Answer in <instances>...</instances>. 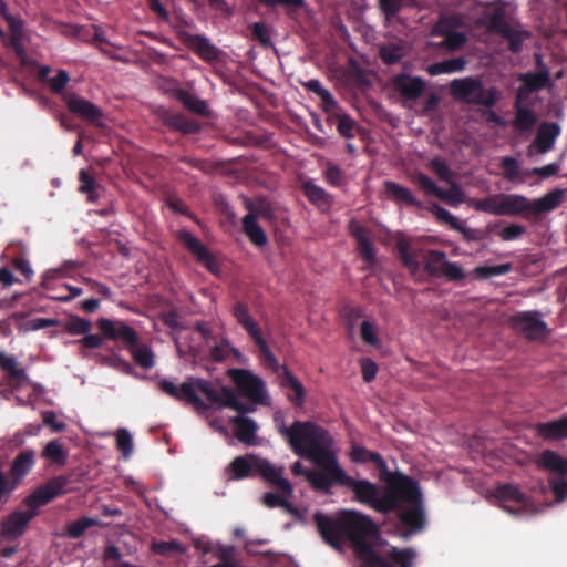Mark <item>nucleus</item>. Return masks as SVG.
<instances>
[{
  "instance_id": "nucleus-43",
  "label": "nucleus",
  "mask_w": 567,
  "mask_h": 567,
  "mask_svg": "<svg viewBox=\"0 0 567 567\" xmlns=\"http://www.w3.org/2000/svg\"><path fill=\"white\" fill-rule=\"evenodd\" d=\"M505 6L506 3L503 0H496L488 14V29L493 33H496L498 30L509 23L506 18Z\"/></svg>"
},
{
  "instance_id": "nucleus-23",
  "label": "nucleus",
  "mask_w": 567,
  "mask_h": 567,
  "mask_svg": "<svg viewBox=\"0 0 567 567\" xmlns=\"http://www.w3.org/2000/svg\"><path fill=\"white\" fill-rule=\"evenodd\" d=\"M179 42L195 52L200 59L212 62L218 59V49L210 41L199 34H190L179 30Z\"/></svg>"
},
{
  "instance_id": "nucleus-2",
  "label": "nucleus",
  "mask_w": 567,
  "mask_h": 567,
  "mask_svg": "<svg viewBox=\"0 0 567 567\" xmlns=\"http://www.w3.org/2000/svg\"><path fill=\"white\" fill-rule=\"evenodd\" d=\"M279 433L287 440L296 455L312 461L319 467L308 470L297 461L291 465L292 474L305 476L313 491L331 494V461L338 462V457L329 431L311 421L297 420L290 427L282 423Z\"/></svg>"
},
{
  "instance_id": "nucleus-15",
  "label": "nucleus",
  "mask_w": 567,
  "mask_h": 567,
  "mask_svg": "<svg viewBox=\"0 0 567 567\" xmlns=\"http://www.w3.org/2000/svg\"><path fill=\"white\" fill-rule=\"evenodd\" d=\"M179 243H182L197 264L209 272H220V264L216 256L195 236L185 229H179Z\"/></svg>"
},
{
  "instance_id": "nucleus-1",
  "label": "nucleus",
  "mask_w": 567,
  "mask_h": 567,
  "mask_svg": "<svg viewBox=\"0 0 567 567\" xmlns=\"http://www.w3.org/2000/svg\"><path fill=\"white\" fill-rule=\"evenodd\" d=\"M313 522L322 539L332 548L340 550L344 542H349L363 567H412L415 553L411 548L392 547L385 555L375 551L373 546L380 530L367 514L342 509L331 517L317 512Z\"/></svg>"
},
{
  "instance_id": "nucleus-12",
  "label": "nucleus",
  "mask_w": 567,
  "mask_h": 567,
  "mask_svg": "<svg viewBox=\"0 0 567 567\" xmlns=\"http://www.w3.org/2000/svg\"><path fill=\"white\" fill-rule=\"evenodd\" d=\"M0 16L7 21L10 35L6 34V39L1 40L3 45L13 50L17 59L21 64L27 63V50L23 45L25 38L24 21L19 16L9 12L8 4L4 0H0Z\"/></svg>"
},
{
  "instance_id": "nucleus-55",
  "label": "nucleus",
  "mask_w": 567,
  "mask_h": 567,
  "mask_svg": "<svg viewBox=\"0 0 567 567\" xmlns=\"http://www.w3.org/2000/svg\"><path fill=\"white\" fill-rule=\"evenodd\" d=\"M378 455V452L370 451L367 447L360 445H353L350 452L351 461L359 464L372 463Z\"/></svg>"
},
{
  "instance_id": "nucleus-46",
  "label": "nucleus",
  "mask_w": 567,
  "mask_h": 567,
  "mask_svg": "<svg viewBox=\"0 0 567 567\" xmlns=\"http://www.w3.org/2000/svg\"><path fill=\"white\" fill-rule=\"evenodd\" d=\"M79 192L85 194L89 202H96L99 198L96 193L99 185L95 178L91 176L85 169H81L79 172Z\"/></svg>"
},
{
  "instance_id": "nucleus-31",
  "label": "nucleus",
  "mask_w": 567,
  "mask_h": 567,
  "mask_svg": "<svg viewBox=\"0 0 567 567\" xmlns=\"http://www.w3.org/2000/svg\"><path fill=\"white\" fill-rule=\"evenodd\" d=\"M560 128L556 123H544L539 126L534 144L542 154L550 151L555 144Z\"/></svg>"
},
{
  "instance_id": "nucleus-49",
  "label": "nucleus",
  "mask_w": 567,
  "mask_h": 567,
  "mask_svg": "<svg viewBox=\"0 0 567 567\" xmlns=\"http://www.w3.org/2000/svg\"><path fill=\"white\" fill-rule=\"evenodd\" d=\"M337 121V131L344 138H353L357 131V122L346 113L334 115Z\"/></svg>"
},
{
  "instance_id": "nucleus-19",
  "label": "nucleus",
  "mask_w": 567,
  "mask_h": 567,
  "mask_svg": "<svg viewBox=\"0 0 567 567\" xmlns=\"http://www.w3.org/2000/svg\"><path fill=\"white\" fill-rule=\"evenodd\" d=\"M39 514L34 511H14L8 515L1 524V536L8 540L21 537L30 522Z\"/></svg>"
},
{
  "instance_id": "nucleus-48",
  "label": "nucleus",
  "mask_w": 567,
  "mask_h": 567,
  "mask_svg": "<svg viewBox=\"0 0 567 567\" xmlns=\"http://www.w3.org/2000/svg\"><path fill=\"white\" fill-rule=\"evenodd\" d=\"M255 460L249 462L244 456H237L229 465V470L231 472V477L235 480H241L248 477L252 471H255Z\"/></svg>"
},
{
  "instance_id": "nucleus-26",
  "label": "nucleus",
  "mask_w": 567,
  "mask_h": 567,
  "mask_svg": "<svg viewBox=\"0 0 567 567\" xmlns=\"http://www.w3.org/2000/svg\"><path fill=\"white\" fill-rule=\"evenodd\" d=\"M35 464V452L33 450L21 451L12 461L9 473H7L19 485L31 472Z\"/></svg>"
},
{
  "instance_id": "nucleus-5",
  "label": "nucleus",
  "mask_w": 567,
  "mask_h": 567,
  "mask_svg": "<svg viewBox=\"0 0 567 567\" xmlns=\"http://www.w3.org/2000/svg\"><path fill=\"white\" fill-rule=\"evenodd\" d=\"M331 488L334 485L347 487L353 493V499L358 503L367 505L383 515L394 513L400 520V512L408 507L403 502L369 480H355L348 475L340 466L339 461H331Z\"/></svg>"
},
{
  "instance_id": "nucleus-13",
  "label": "nucleus",
  "mask_w": 567,
  "mask_h": 567,
  "mask_svg": "<svg viewBox=\"0 0 567 567\" xmlns=\"http://www.w3.org/2000/svg\"><path fill=\"white\" fill-rule=\"evenodd\" d=\"M512 327L528 340L545 339L548 336L547 323L538 311H520L512 316Z\"/></svg>"
},
{
  "instance_id": "nucleus-29",
  "label": "nucleus",
  "mask_w": 567,
  "mask_h": 567,
  "mask_svg": "<svg viewBox=\"0 0 567 567\" xmlns=\"http://www.w3.org/2000/svg\"><path fill=\"white\" fill-rule=\"evenodd\" d=\"M384 192L389 199L401 205H408L413 207H420L421 203L419 199L411 193V190L395 182L386 181L384 183Z\"/></svg>"
},
{
  "instance_id": "nucleus-52",
  "label": "nucleus",
  "mask_w": 567,
  "mask_h": 567,
  "mask_svg": "<svg viewBox=\"0 0 567 567\" xmlns=\"http://www.w3.org/2000/svg\"><path fill=\"white\" fill-rule=\"evenodd\" d=\"M512 270V264H502L496 266H480L475 268V274L481 278H491L506 275Z\"/></svg>"
},
{
  "instance_id": "nucleus-32",
  "label": "nucleus",
  "mask_w": 567,
  "mask_h": 567,
  "mask_svg": "<svg viewBox=\"0 0 567 567\" xmlns=\"http://www.w3.org/2000/svg\"><path fill=\"white\" fill-rule=\"evenodd\" d=\"M235 436L245 444H254L258 426L256 422L244 415L231 419Z\"/></svg>"
},
{
  "instance_id": "nucleus-42",
  "label": "nucleus",
  "mask_w": 567,
  "mask_h": 567,
  "mask_svg": "<svg viewBox=\"0 0 567 567\" xmlns=\"http://www.w3.org/2000/svg\"><path fill=\"white\" fill-rule=\"evenodd\" d=\"M179 103L184 105L189 112L196 115H208L209 109L206 101L197 97L196 95L179 87Z\"/></svg>"
},
{
  "instance_id": "nucleus-57",
  "label": "nucleus",
  "mask_w": 567,
  "mask_h": 567,
  "mask_svg": "<svg viewBox=\"0 0 567 567\" xmlns=\"http://www.w3.org/2000/svg\"><path fill=\"white\" fill-rule=\"evenodd\" d=\"M65 330L72 336L86 334L91 330V322L80 317H72L66 322Z\"/></svg>"
},
{
  "instance_id": "nucleus-50",
  "label": "nucleus",
  "mask_w": 567,
  "mask_h": 567,
  "mask_svg": "<svg viewBox=\"0 0 567 567\" xmlns=\"http://www.w3.org/2000/svg\"><path fill=\"white\" fill-rule=\"evenodd\" d=\"M289 497L290 496H285L281 492H280V494L268 492V493L264 494L262 503H264L265 506H267L269 508L281 507V508L286 509L289 513H295L296 508L288 501Z\"/></svg>"
},
{
  "instance_id": "nucleus-9",
  "label": "nucleus",
  "mask_w": 567,
  "mask_h": 567,
  "mask_svg": "<svg viewBox=\"0 0 567 567\" xmlns=\"http://www.w3.org/2000/svg\"><path fill=\"white\" fill-rule=\"evenodd\" d=\"M475 210L495 216H517L530 213V200L519 194H494L474 203Z\"/></svg>"
},
{
  "instance_id": "nucleus-64",
  "label": "nucleus",
  "mask_w": 567,
  "mask_h": 567,
  "mask_svg": "<svg viewBox=\"0 0 567 567\" xmlns=\"http://www.w3.org/2000/svg\"><path fill=\"white\" fill-rule=\"evenodd\" d=\"M403 8V0H379V9L386 19H393Z\"/></svg>"
},
{
  "instance_id": "nucleus-54",
  "label": "nucleus",
  "mask_w": 567,
  "mask_h": 567,
  "mask_svg": "<svg viewBox=\"0 0 567 567\" xmlns=\"http://www.w3.org/2000/svg\"><path fill=\"white\" fill-rule=\"evenodd\" d=\"M549 82L547 71L528 73L524 76V83L530 91H538Z\"/></svg>"
},
{
  "instance_id": "nucleus-45",
  "label": "nucleus",
  "mask_w": 567,
  "mask_h": 567,
  "mask_svg": "<svg viewBox=\"0 0 567 567\" xmlns=\"http://www.w3.org/2000/svg\"><path fill=\"white\" fill-rule=\"evenodd\" d=\"M128 351L135 363L141 368L148 370L154 367V353L150 347L137 343V346H133Z\"/></svg>"
},
{
  "instance_id": "nucleus-25",
  "label": "nucleus",
  "mask_w": 567,
  "mask_h": 567,
  "mask_svg": "<svg viewBox=\"0 0 567 567\" xmlns=\"http://www.w3.org/2000/svg\"><path fill=\"white\" fill-rule=\"evenodd\" d=\"M392 85L400 95L410 101L417 100L425 90V81L420 76L400 73L392 78Z\"/></svg>"
},
{
  "instance_id": "nucleus-30",
  "label": "nucleus",
  "mask_w": 567,
  "mask_h": 567,
  "mask_svg": "<svg viewBox=\"0 0 567 567\" xmlns=\"http://www.w3.org/2000/svg\"><path fill=\"white\" fill-rule=\"evenodd\" d=\"M565 196V190L554 189L543 197L530 200V214L540 215L549 213L560 206Z\"/></svg>"
},
{
  "instance_id": "nucleus-41",
  "label": "nucleus",
  "mask_w": 567,
  "mask_h": 567,
  "mask_svg": "<svg viewBox=\"0 0 567 567\" xmlns=\"http://www.w3.org/2000/svg\"><path fill=\"white\" fill-rule=\"evenodd\" d=\"M465 66L466 60L464 58H452L429 65L427 73L433 76L445 73H455L463 71Z\"/></svg>"
},
{
  "instance_id": "nucleus-35",
  "label": "nucleus",
  "mask_w": 567,
  "mask_h": 567,
  "mask_svg": "<svg viewBox=\"0 0 567 567\" xmlns=\"http://www.w3.org/2000/svg\"><path fill=\"white\" fill-rule=\"evenodd\" d=\"M514 109L515 117L512 121L513 128L519 133L530 131L537 123L536 114L528 107L523 106L519 99L515 101Z\"/></svg>"
},
{
  "instance_id": "nucleus-56",
  "label": "nucleus",
  "mask_w": 567,
  "mask_h": 567,
  "mask_svg": "<svg viewBox=\"0 0 567 567\" xmlns=\"http://www.w3.org/2000/svg\"><path fill=\"white\" fill-rule=\"evenodd\" d=\"M116 446L123 457L127 458L133 452V437L126 429H120L116 433Z\"/></svg>"
},
{
  "instance_id": "nucleus-17",
  "label": "nucleus",
  "mask_w": 567,
  "mask_h": 567,
  "mask_svg": "<svg viewBox=\"0 0 567 567\" xmlns=\"http://www.w3.org/2000/svg\"><path fill=\"white\" fill-rule=\"evenodd\" d=\"M97 327L104 338L121 341L127 350L138 343L137 332L123 321L101 318L97 320Z\"/></svg>"
},
{
  "instance_id": "nucleus-44",
  "label": "nucleus",
  "mask_w": 567,
  "mask_h": 567,
  "mask_svg": "<svg viewBox=\"0 0 567 567\" xmlns=\"http://www.w3.org/2000/svg\"><path fill=\"white\" fill-rule=\"evenodd\" d=\"M99 524L97 519L84 516L78 520L69 523L63 535L72 539H78L84 535L87 528L97 526Z\"/></svg>"
},
{
  "instance_id": "nucleus-20",
  "label": "nucleus",
  "mask_w": 567,
  "mask_h": 567,
  "mask_svg": "<svg viewBox=\"0 0 567 567\" xmlns=\"http://www.w3.org/2000/svg\"><path fill=\"white\" fill-rule=\"evenodd\" d=\"M255 471L272 487L285 496H291L293 488L291 483L282 476L284 470L277 468L267 460H255Z\"/></svg>"
},
{
  "instance_id": "nucleus-22",
  "label": "nucleus",
  "mask_w": 567,
  "mask_h": 567,
  "mask_svg": "<svg viewBox=\"0 0 567 567\" xmlns=\"http://www.w3.org/2000/svg\"><path fill=\"white\" fill-rule=\"evenodd\" d=\"M179 42L195 52L200 59L212 62L218 59V49L210 41L199 34H190L179 30Z\"/></svg>"
},
{
  "instance_id": "nucleus-11",
  "label": "nucleus",
  "mask_w": 567,
  "mask_h": 567,
  "mask_svg": "<svg viewBox=\"0 0 567 567\" xmlns=\"http://www.w3.org/2000/svg\"><path fill=\"white\" fill-rule=\"evenodd\" d=\"M70 483L71 475L52 477L27 496L23 504L29 507L28 511L38 512L39 507L52 502L58 496L66 494L70 491L68 489Z\"/></svg>"
},
{
  "instance_id": "nucleus-27",
  "label": "nucleus",
  "mask_w": 567,
  "mask_h": 567,
  "mask_svg": "<svg viewBox=\"0 0 567 567\" xmlns=\"http://www.w3.org/2000/svg\"><path fill=\"white\" fill-rule=\"evenodd\" d=\"M535 431L546 441H559L567 439V415L549 422L537 423Z\"/></svg>"
},
{
  "instance_id": "nucleus-6",
  "label": "nucleus",
  "mask_w": 567,
  "mask_h": 567,
  "mask_svg": "<svg viewBox=\"0 0 567 567\" xmlns=\"http://www.w3.org/2000/svg\"><path fill=\"white\" fill-rule=\"evenodd\" d=\"M182 398L200 413L207 411L210 404L231 408L240 414L256 410L252 404L241 402L233 390L226 386H215L205 380L179 384V399Z\"/></svg>"
},
{
  "instance_id": "nucleus-51",
  "label": "nucleus",
  "mask_w": 567,
  "mask_h": 567,
  "mask_svg": "<svg viewBox=\"0 0 567 567\" xmlns=\"http://www.w3.org/2000/svg\"><path fill=\"white\" fill-rule=\"evenodd\" d=\"M379 55L383 63L393 65L403 58L404 51L401 45L389 43L380 48Z\"/></svg>"
},
{
  "instance_id": "nucleus-3",
  "label": "nucleus",
  "mask_w": 567,
  "mask_h": 567,
  "mask_svg": "<svg viewBox=\"0 0 567 567\" xmlns=\"http://www.w3.org/2000/svg\"><path fill=\"white\" fill-rule=\"evenodd\" d=\"M372 463L379 470V477L384 483L385 492L391 493L408 506L405 511L400 512V524L404 529L403 536L408 537L423 530L426 516L419 482L400 471H390L381 454Z\"/></svg>"
},
{
  "instance_id": "nucleus-8",
  "label": "nucleus",
  "mask_w": 567,
  "mask_h": 567,
  "mask_svg": "<svg viewBox=\"0 0 567 567\" xmlns=\"http://www.w3.org/2000/svg\"><path fill=\"white\" fill-rule=\"evenodd\" d=\"M208 348L210 360L223 362L234 357L240 360L241 353L238 349L231 347L226 339L216 340L210 333V328L206 322H198L196 329L190 332L188 350L194 357H202L205 348Z\"/></svg>"
},
{
  "instance_id": "nucleus-10",
  "label": "nucleus",
  "mask_w": 567,
  "mask_h": 567,
  "mask_svg": "<svg viewBox=\"0 0 567 567\" xmlns=\"http://www.w3.org/2000/svg\"><path fill=\"white\" fill-rule=\"evenodd\" d=\"M233 315L237 322L246 330L248 336L258 347L260 357L262 358L264 362L272 370L278 371L280 369L279 363L271 352L266 339L264 338L259 324L250 316L247 306L240 301H237L233 306Z\"/></svg>"
},
{
  "instance_id": "nucleus-40",
  "label": "nucleus",
  "mask_w": 567,
  "mask_h": 567,
  "mask_svg": "<svg viewBox=\"0 0 567 567\" xmlns=\"http://www.w3.org/2000/svg\"><path fill=\"white\" fill-rule=\"evenodd\" d=\"M41 456L51 464L63 466L68 461V451L59 439H54L47 443Z\"/></svg>"
},
{
  "instance_id": "nucleus-38",
  "label": "nucleus",
  "mask_w": 567,
  "mask_h": 567,
  "mask_svg": "<svg viewBox=\"0 0 567 567\" xmlns=\"http://www.w3.org/2000/svg\"><path fill=\"white\" fill-rule=\"evenodd\" d=\"M243 230L249 240L258 247L265 246L268 241L265 230L257 223V217L252 212L243 218Z\"/></svg>"
},
{
  "instance_id": "nucleus-61",
  "label": "nucleus",
  "mask_w": 567,
  "mask_h": 567,
  "mask_svg": "<svg viewBox=\"0 0 567 567\" xmlns=\"http://www.w3.org/2000/svg\"><path fill=\"white\" fill-rule=\"evenodd\" d=\"M466 42V37L460 31H447L444 33V40L442 45L449 50H457L462 48Z\"/></svg>"
},
{
  "instance_id": "nucleus-39",
  "label": "nucleus",
  "mask_w": 567,
  "mask_h": 567,
  "mask_svg": "<svg viewBox=\"0 0 567 567\" xmlns=\"http://www.w3.org/2000/svg\"><path fill=\"white\" fill-rule=\"evenodd\" d=\"M303 86L320 97L321 107L324 112H334L338 109V102L333 95L322 86L319 80L311 79L305 82Z\"/></svg>"
},
{
  "instance_id": "nucleus-24",
  "label": "nucleus",
  "mask_w": 567,
  "mask_h": 567,
  "mask_svg": "<svg viewBox=\"0 0 567 567\" xmlns=\"http://www.w3.org/2000/svg\"><path fill=\"white\" fill-rule=\"evenodd\" d=\"M68 110L76 116L85 120L96 126L101 125L103 118L102 110L89 100L79 97L76 95H70L65 100Z\"/></svg>"
},
{
  "instance_id": "nucleus-37",
  "label": "nucleus",
  "mask_w": 567,
  "mask_h": 567,
  "mask_svg": "<svg viewBox=\"0 0 567 567\" xmlns=\"http://www.w3.org/2000/svg\"><path fill=\"white\" fill-rule=\"evenodd\" d=\"M537 463L542 468L559 474L561 476L567 475V460L555 451H543L538 456Z\"/></svg>"
},
{
  "instance_id": "nucleus-14",
  "label": "nucleus",
  "mask_w": 567,
  "mask_h": 567,
  "mask_svg": "<svg viewBox=\"0 0 567 567\" xmlns=\"http://www.w3.org/2000/svg\"><path fill=\"white\" fill-rule=\"evenodd\" d=\"M179 243H182L197 264L209 272H220V264L216 256L195 236L185 229H179Z\"/></svg>"
},
{
  "instance_id": "nucleus-28",
  "label": "nucleus",
  "mask_w": 567,
  "mask_h": 567,
  "mask_svg": "<svg viewBox=\"0 0 567 567\" xmlns=\"http://www.w3.org/2000/svg\"><path fill=\"white\" fill-rule=\"evenodd\" d=\"M0 369L8 374L9 382L14 389L20 388L28 380L25 370L19 367L13 357L3 352H0Z\"/></svg>"
},
{
  "instance_id": "nucleus-53",
  "label": "nucleus",
  "mask_w": 567,
  "mask_h": 567,
  "mask_svg": "<svg viewBox=\"0 0 567 567\" xmlns=\"http://www.w3.org/2000/svg\"><path fill=\"white\" fill-rule=\"evenodd\" d=\"M429 167L435 175L443 182L450 183L453 181L454 174L444 159L435 157L429 163Z\"/></svg>"
},
{
  "instance_id": "nucleus-18",
  "label": "nucleus",
  "mask_w": 567,
  "mask_h": 567,
  "mask_svg": "<svg viewBox=\"0 0 567 567\" xmlns=\"http://www.w3.org/2000/svg\"><path fill=\"white\" fill-rule=\"evenodd\" d=\"M412 181L426 194L434 195L449 205L456 206L463 202V192L461 187L453 181L450 182V188L447 190L437 187V185L423 173H416L412 177Z\"/></svg>"
},
{
  "instance_id": "nucleus-34",
  "label": "nucleus",
  "mask_w": 567,
  "mask_h": 567,
  "mask_svg": "<svg viewBox=\"0 0 567 567\" xmlns=\"http://www.w3.org/2000/svg\"><path fill=\"white\" fill-rule=\"evenodd\" d=\"M280 384L291 391L287 396L296 406L303 405L306 390L301 382L287 368H284Z\"/></svg>"
},
{
  "instance_id": "nucleus-4",
  "label": "nucleus",
  "mask_w": 567,
  "mask_h": 567,
  "mask_svg": "<svg viewBox=\"0 0 567 567\" xmlns=\"http://www.w3.org/2000/svg\"><path fill=\"white\" fill-rule=\"evenodd\" d=\"M396 249L402 264L413 277L421 272L423 264V270L430 277L444 278L452 282H457L465 278L462 267L456 262L449 261L444 251L436 249L424 250L405 239L398 241Z\"/></svg>"
},
{
  "instance_id": "nucleus-16",
  "label": "nucleus",
  "mask_w": 567,
  "mask_h": 567,
  "mask_svg": "<svg viewBox=\"0 0 567 567\" xmlns=\"http://www.w3.org/2000/svg\"><path fill=\"white\" fill-rule=\"evenodd\" d=\"M228 375L237 386V390L254 403H261L265 399V383L248 370L230 369Z\"/></svg>"
},
{
  "instance_id": "nucleus-63",
  "label": "nucleus",
  "mask_w": 567,
  "mask_h": 567,
  "mask_svg": "<svg viewBox=\"0 0 567 567\" xmlns=\"http://www.w3.org/2000/svg\"><path fill=\"white\" fill-rule=\"evenodd\" d=\"M504 178L515 181L519 175V164L514 157L505 156L501 161Z\"/></svg>"
},
{
  "instance_id": "nucleus-33",
  "label": "nucleus",
  "mask_w": 567,
  "mask_h": 567,
  "mask_svg": "<svg viewBox=\"0 0 567 567\" xmlns=\"http://www.w3.org/2000/svg\"><path fill=\"white\" fill-rule=\"evenodd\" d=\"M508 42V50L512 53H519L523 50L524 42L530 37V32L520 30L507 23L496 32Z\"/></svg>"
},
{
  "instance_id": "nucleus-47",
  "label": "nucleus",
  "mask_w": 567,
  "mask_h": 567,
  "mask_svg": "<svg viewBox=\"0 0 567 567\" xmlns=\"http://www.w3.org/2000/svg\"><path fill=\"white\" fill-rule=\"evenodd\" d=\"M357 241L360 256L368 261L369 264H373L375 261V251L372 243L367 237L363 228H358L353 233Z\"/></svg>"
},
{
  "instance_id": "nucleus-36",
  "label": "nucleus",
  "mask_w": 567,
  "mask_h": 567,
  "mask_svg": "<svg viewBox=\"0 0 567 567\" xmlns=\"http://www.w3.org/2000/svg\"><path fill=\"white\" fill-rule=\"evenodd\" d=\"M302 192L311 204L322 210L329 209L332 205V197L312 181L302 184Z\"/></svg>"
},
{
  "instance_id": "nucleus-59",
  "label": "nucleus",
  "mask_w": 567,
  "mask_h": 567,
  "mask_svg": "<svg viewBox=\"0 0 567 567\" xmlns=\"http://www.w3.org/2000/svg\"><path fill=\"white\" fill-rule=\"evenodd\" d=\"M69 82L70 74L65 70H59L56 75L48 80L50 90L54 94H61L65 90Z\"/></svg>"
},
{
  "instance_id": "nucleus-60",
  "label": "nucleus",
  "mask_w": 567,
  "mask_h": 567,
  "mask_svg": "<svg viewBox=\"0 0 567 567\" xmlns=\"http://www.w3.org/2000/svg\"><path fill=\"white\" fill-rule=\"evenodd\" d=\"M19 484L7 473L0 471V503H6Z\"/></svg>"
},
{
  "instance_id": "nucleus-7",
  "label": "nucleus",
  "mask_w": 567,
  "mask_h": 567,
  "mask_svg": "<svg viewBox=\"0 0 567 567\" xmlns=\"http://www.w3.org/2000/svg\"><path fill=\"white\" fill-rule=\"evenodd\" d=\"M450 91L455 100L486 109H493L502 99V92L497 87L485 86L477 76L454 79L450 83Z\"/></svg>"
},
{
  "instance_id": "nucleus-58",
  "label": "nucleus",
  "mask_w": 567,
  "mask_h": 567,
  "mask_svg": "<svg viewBox=\"0 0 567 567\" xmlns=\"http://www.w3.org/2000/svg\"><path fill=\"white\" fill-rule=\"evenodd\" d=\"M430 210L439 221L449 225L450 228L452 229H454V227H457L456 225L460 221V219L452 215L447 209L440 206L439 204H432Z\"/></svg>"
},
{
  "instance_id": "nucleus-21",
  "label": "nucleus",
  "mask_w": 567,
  "mask_h": 567,
  "mask_svg": "<svg viewBox=\"0 0 567 567\" xmlns=\"http://www.w3.org/2000/svg\"><path fill=\"white\" fill-rule=\"evenodd\" d=\"M495 496L503 502V507L512 514H519L529 504L528 497L515 485L504 484L496 488Z\"/></svg>"
},
{
  "instance_id": "nucleus-62",
  "label": "nucleus",
  "mask_w": 567,
  "mask_h": 567,
  "mask_svg": "<svg viewBox=\"0 0 567 567\" xmlns=\"http://www.w3.org/2000/svg\"><path fill=\"white\" fill-rule=\"evenodd\" d=\"M360 334L364 343L377 346L379 343L377 327L369 320L362 321L360 326Z\"/></svg>"
}]
</instances>
